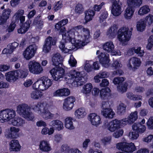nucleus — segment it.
Segmentation results:
<instances>
[{"label":"nucleus","mask_w":153,"mask_h":153,"mask_svg":"<svg viewBox=\"0 0 153 153\" xmlns=\"http://www.w3.org/2000/svg\"><path fill=\"white\" fill-rule=\"evenodd\" d=\"M68 37L65 39H69L68 42L62 41L60 42L59 48L65 53L71 51L70 46H72V43L75 44L78 48H81L88 43L90 40V32L88 29L85 28L82 25L73 27L68 34Z\"/></svg>","instance_id":"obj_1"},{"label":"nucleus","mask_w":153,"mask_h":153,"mask_svg":"<svg viewBox=\"0 0 153 153\" xmlns=\"http://www.w3.org/2000/svg\"><path fill=\"white\" fill-rule=\"evenodd\" d=\"M143 0H128L127 1L128 6L124 12V17L127 19H131L134 11V7H138L142 4Z\"/></svg>","instance_id":"obj_2"},{"label":"nucleus","mask_w":153,"mask_h":153,"mask_svg":"<svg viewBox=\"0 0 153 153\" xmlns=\"http://www.w3.org/2000/svg\"><path fill=\"white\" fill-rule=\"evenodd\" d=\"M17 113L21 116L28 121H32L34 117L30 108L26 104L22 103L19 105L16 108Z\"/></svg>","instance_id":"obj_3"},{"label":"nucleus","mask_w":153,"mask_h":153,"mask_svg":"<svg viewBox=\"0 0 153 153\" xmlns=\"http://www.w3.org/2000/svg\"><path fill=\"white\" fill-rule=\"evenodd\" d=\"M65 78L68 80H72V84L75 87L80 86L83 85V77L80 73L75 70H71L65 75Z\"/></svg>","instance_id":"obj_4"},{"label":"nucleus","mask_w":153,"mask_h":153,"mask_svg":"<svg viewBox=\"0 0 153 153\" xmlns=\"http://www.w3.org/2000/svg\"><path fill=\"white\" fill-rule=\"evenodd\" d=\"M51 80L48 77L43 76L33 85V88L44 91L48 89L52 85Z\"/></svg>","instance_id":"obj_5"},{"label":"nucleus","mask_w":153,"mask_h":153,"mask_svg":"<svg viewBox=\"0 0 153 153\" xmlns=\"http://www.w3.org/2000/svg\"><path fill=\"white\" fill-rule=\"evenodd\" d=\"M16 115V111L12 109H6L0 111L1 123L8 122Z\"/></svg>","instance_id":"obj_6"},{"label":"nucleus","mask_w":153,"mask_h":153,"mask_svg":"<svg viewBox=\"0 0 153 153\" xmlns=\"http://www.w3.org/2000/svg\"><path fill=\"white\" fill-rule=\"evenodd\" d=\"M129 29L126 27L120 28L117 32L118 40L123 43H126L129 40L132 34L131 31L128 32Z\"/></svg>","instance_id":"obj_7"},{"label":"nucleus","mask_w":153,"mask_h":153,"mask_svg":"<svg viewBox=\"0 0 153 153\" xmlns=\"http://www.w3.org/2000/svg\"><path fill=\"white\" fill-rule=\"evenodd\" d=\"M123 122L122 120H120L115 119L110 122L105 121L104 126L105 128L112 132L119 129L120 128L121 123H123Z\"/></svg>","instance_id":"obj_8"},{"label":"nucleus","mask_w":153,"mask_h":153,"mask_svg":"<svg viewBox=\"0 0 153 153\" xmlns=\"http://www.w3.org/2000/svg\"><path fill=\"white\" fill-rule=\"evenodd\" d=\"M29 71L31 73L38 74L42 73L43 71L42 67L39 63L33 60L30 61L28 64Z\"/></svg>","instance_id":"obj_9"},{"label":"nucleus","mask_w":153,"mask_h":153,"mask_svg":"<svg viewBox=\"0 0 153 153\" xmlns=\"http://www.w3.org/2000/svg\"><path fill=\"white\" fill-rule=\"evenodd\" d=\"M117 148L126 152H132L136 149L134 143H128L126 142H122L118 143L116 145Z\"/></svg>","instance_id":"obj_10"},{"label":"nucleus","mask_w":153,"mask_h":153,"mask_svg":"<svg viewBox=\"0 0 153 153\" xmlns=\"http://www.w3.org/2000/svg\"><path fill=\"white\" fill-rule=\"evenodd\" d=\"M54 80L58 81L62 78L65 74L64 69L61 67H55L49 71Z\"/></svg>","instance_id":"obj_11"},{"label":"nucleus","mask_w":153,"mask_h":153,"mask_svg":"<svg viewBox=\"0 0 153 153\" xmlns=\"http://www.w3.org/2000/svg\"><path fill=\"white\" fill-rule=\"evenodd\" d=\"M37 49V46L35 44L30 45L24 51L23 56L27 60L31 59L34 56Z\"/></svg>","instance_id":"obj_12"},{"label":"nucleus","mask_w":153,"mask_h":153,"mask_svg":"<svg viewBox=\"0 0 153 153\" xmlns=\"http://www.w3.org/2000/svg\"><path fill=\"white\" fill-rule=\"evenodd\" d=\"M127 66L130 70L137 69L141 65V61L140 59L134 56L130 58Z\"/></svg>","instance_id":"obj_13"},{"label":"nucleus","mask_w":153,"mask_h":153,"mask_svg":"<svg viewBox=\"0 0 153 153\" xmlns=\"http://www.w3.org/2000/svg\"><path fill=\"white\" fill-rule=\"evenodd\" d=\"M75 101V99L73 96L67 97L64 100L63 103V108L66 111L71 110L74 105V102Z\"/></svg>","instance_id":"obj_14"},{"label":"nucleus","mask_w":153,"mask_h":153,"mask_svg":"<svg viewBox=\"0 0 153 153\" xmlns=\"http://www.w3.org/2000/svg\"><path fill=\"white\" fill-rule=\"evenodd\" d=\"M19 131L20 129L18 128L11 127L7 129V131L5 133V136L8 138H15Z\"/></svg>","instance_id":"obj_15"},{"label":"nucleus","mask_w":153,"mask_h":153,"mask_svg":"<svg viewBox=\"0 0 153 153\" xmlns=\"http://www.w3.org/2000/svg\"><path fill=\"white\" fill-rule=\"evenodd\" d=\"M56 41L55 40H53L52 38L50 36L48 37L45 40L43 51L45 53H48L51 50L52 45H55Z\"/></svg>","instance_id":"obj_16"},{"label":"nucleus","mask_w":153,"mask_h":153,"mask_svg":"<svg viewBox=\"0 0 153 153\" xmlns=\"http://www.w3.org/2000/svg\"><path fill=\"white\" fill-rule=\"evenodd\" d=\"M88 117L91 124L96 127L101 123L100 117L96 113L90 114Z\"/></svg>","instance_id":"obj_17"},{"label":"nucleus","mask_w":153,"mask_h":153,"mask_svg":"<svg viewBox=\"0 0 153 153\" xmlns=\"http://www.w3.org/2000/svg\"><path fill=\"white\" fill-rule=\"evenodd\" d=\"M102 66L105 68H107L109 65V60L108 59L109 55L107 53H101L98 56Z\"/></svg>","instance_id":"obj_18"},{"label":"nucleus","mask_w":153,"mask_h":153,"mask_svg":"<svg viewBox=\"0 0 153 153\" xmlns=\"http://www.w3.org/2000/svg\"><path fill=\"white\" fill-rule=\"evenodd\" d=\"M121 3L112 4L111 10V13L113 15L117 16L121 14Z\"/></svg>","instance_id":"obj_19"},{"label":"nucleus","mask_w":153,"mask_h":153,"mask_svg":"<svg viewBox=\"0 0 153 153\" xmlns=\"http://www.w3.org/2000/svg\"><path fill=\"white\" fill-rule=\"evenodd\" d=\"M50 126L54 129L60 131L63 129L64 128L63 123L59 120H53L51 121L49 123Z\"/></svg>","instance_id":"obj_20"},{"label":"nucleus","mask_w":153,"mask_h":153,"mask_svg":"<svg viewBox=\"0 0 153 153\" xmlns=\"http://www.w3.org/2000/svg\"><path fill=\"white\" fill-rule=\"evenodd\" d=\"M47 106V105L46 103L39 102L36 104L33 105L32 107V109L34 112L40 115L45 108Z\"/></svg>","instance_id":"obj_21"},{"label":"nucleus","mask_w":153,"mask_h":153,"mask_svg":"<svg viewBox=\"0 0 153 153\" xmlns=\"http://www.w3.org/2000/svg\"><path fill=\"white\" fill-rule=\"evenodd\" d=\"M118 27L117 25L114 24L108 30L106 35L110 39H113L116 36Z\"/></svg>","instance_id":"obj_22"},{"label":"nucleus","mask_w":153,"mask_h":153,"mask_svg":"<svg viewBox=\"0 0 153 153\" xmlns=\"http://www.w3.org/2000/svg\"><path fill=\"white\" fill-rule=\"evenodd\" d=\"M10 150V151L18 152L20 150L21 146L18 141L16 140H11L9 143Z\"/></svg>","instance_id":"obj_23"},{"label":"nucleus","mask_w":153,"mask_h":153,"mask_svg":"<svg viewBox=\"0 0 153 153\" xmlns=\"http://www.w3.org/2000/svg\"><path fill=\"white\" fill-rule=\"evenodd\" d=\"M138 118L137 112L135 111L131 112L127 118L122 119L124 122L130 124L133 123Z\"/></svg>","instance_id":"obj_24"},{"label":"nucleus","mask_w":153,"mask_h":153,"mask_svg":"<svg viewBox=\"0 0 153 153\" xmlns=\"http://www.w3.org/2000/svg\"><path fill=\"white\" fill-rule=\"evenodd\" d=\"M39 149L42 151L48 152L51 150V148L49 143L45 140L40 142L39 145Z\"/></svg>","instance_id":"obj_25"},{"label":"nucleus","mask_w":153,"mask_h":153,"mask_svg":"<svg viewBox=\"0 0 153 153\" xmlns=\"http://www.w3.org/2000/svg\"><path fill=\"white\" fill-rule=\"evenodd\" d=\"M16 74V71L8 72L5 74L6 79L10 82H14L18 79Z\"/></svg>","instance_id":"obj_26"},{"label":"nucleus","mask_w":153,"mask_h":153,"mask_svg":"<svg viewBox=\"0 0 153 153\" xmlns=\"http://www.w3.org/2000/svg\"><path fill=\"white\" fill-rule=\"evenodd\" d=\"M40 115L44 119L48 120L52 119L54 114L51 113L48 109L47 106L45 108Z\"/></svg>","instance_id":"obj_27"},{"label":"nucleus","mask_w":153,"mask_h":153,"mask_svg":"<svg viewBox=\"0 0 153 153\" xmlns=\"http://www.w3.org/2000/svg\"><path fill=\"white\" fill-rule=\"evenodd\" d=\"M102 114L105 117L112 118L114 117L115 113L110 108H106L102 109L101 111Z\"/></svg>","instance_id":"obj_28"},{"label":"nucleus","mask_w":153,"mask_h":153,"mask_svg":"<svg viewBox=\"0 0 153 153\" xmlns=\"http://www.w3.org/2000/svg\"><path fill=\"white\" fill-rule=\"evenodd\" d=\"M133 131H135L138 133H142L146 130L145 126L143 125L140 123H135L132 126Z\"/></svg>","instance_id":"obj_29"},{"label":"nucleus","mask_w":153,"mask_h":153,"mask_svg":"<svg viewBox=\"0 0 153 153\" xmlns=\"http://www.w3.org/2000/svg\"><path fill=\"white\" fill-rule=\"evenodd\" d=\"M53 65L55 66L61 64L63 61V58L59 53L54 54L52 58Z\"/></svg>","instance_id":"obj_30"},{"label":"nucleus","mask_w":153,"mask_h":153,"mask_svg":"<svg viewBox=\"0 0 153 153\" xmlns=\"http://www.w3.org/2000/svg\"><path fill=\"white\" fill-rule=\"evenodd\" d=\"M30 23L29 21H27L22 24L20 28L18 29V32L20 34L25 33L27 31L30 27Z\"/></svg>","instance_id":"obj_31"},{"label":"nucleus","mask_w":153,"mask_h":153,"mask_svg":"<svg viewBox=\"0 0 153 153\" xmlns=\"http://www.w3.org/2000/svg\"><path fill=\"white\" fill-rule=\"evenodd\" d=\"M74 114L76 118L80 119L84 117L86 114V113L85 108H80L75 111Z\"/></svg>","instance_id":"obj_32"},{"label":"nucleus","mask_w":153,"mask_h":153,"mask_svg":"<svg viewBox=\"0 0 153 153\" xmlns=\"http://www.w3.org/2000/svg\"><path fill=\"white\" fill-rule=\"evenodd\" d=\"M25 123V120L20 117L15 118L12 120L11 122V123L13 125L17 126H22Z\"/></svg>","instance_id":"obj_33"},{"label":"nucleus","mask_w":153,"mask_h":153,"mask_svg":"<svg viewBox=\"0 0 153 153\" xmlns=\"http://www.w3.org/2000/svg\"><path fill=\"white\" fill-rule=\"evenodd\" d=\"M102 47L104 50L108 52H112L114 49V45L112 42L109 41L104 44Z\"/></svg>","instance_id":"obj_34"},{"label":"nucleus","mask_w":153,"mask_h":153,"mask_svg":"<svg viewBox=\"0 0 153 153\" xmlns=\"http://www.w3.org/2000/svg\"><path fill=\"white\" fill-rule=\"evenodd\" d=\"M85 19L88 22L92 20L95 14V12L92 10H88L85 12Z\"/></svg>","instance_id":"obj_35"},{"label":"nucleus","mask_w":153,"mask_h":153,"mask_svg":"<svg viewBox=\"0 0 153 153\" xmlns=\"http://www.w3.org/2000/svg\"><path fill=\"white\" fill-rule=\"evenodd\" d=\"M110 90L108 88H102L100 91V96L102 99H106L110 94Z\"/></svg>","instance_id":"obj_36"},{"label":"nucleus","mask_w":153,"mask_h":153,"mask_svg":"<svg viewBox=\"0 0 153 153\" xmlns=\"http://www.w3.org/2000/svg\"><path fill=\"white\" fill-rule=\"evenodd\" d=\"M42 95V92L37 90H34L32 91L30 94V97L31 98L34 100L38 99Z\"/></svg>","instance_id":"obj_37"},{"label":"nucleus","mask_w":153,"mask_h":153,"mask_svg":"<svg viewBox=\"0 0 153 153\" xmlns=\"http://www.w3.org/2000/svg\"><path fill=\"white\" fill-rule=\"evenodd\" d=\"M93 88V86L91 83L87 84L84 85L81 90L83 94H87L90 93Z\"/></svg>","instance_id":"obj_38"},{"label":"nucleus","mask_w":153,"mask_h":153,"mask_svg":"<svg viewBox=\"0 0 153 153\" xmlns=\"http://www.w3.org/2000/svg\"><path fill=\"white\" fill-rule=\"evenodd\" d=\"M72 119L71 117H68L65 120V127L70 129L74 128L72 122Z\"/></svg>","instance_id":"obj_39"},{"label":"nucleus","mask_w":153,"mask_h":153,"mask_svg":"<svg viewBox=\"0 0 153 153\" xmlns=\"http://www.w3.org/2000/svg\"><path fill=\"white\" fill-rule=\"evenodd\" d=\"M18 79L19 78H25L28 74V71L27 70H18L16 71Z\"/></svg>","instance_id":"obj_40"},{"label":"nucleus","mask_w":153,"mask_h":153,"mask_svg":"<svg viewBox=\"0 0 153 153\" xmlns=\"http://www.w3.org/2000/svg\"><path fill=\"white\" fill-rule=\"evenodd\" d=\"M150 10V9L148 5H144L140 8L138 11V13L140 15H143L148 13Z\"/></svg>","instance_id":"obj_41"},{"label":"nucleus","mask_w":153,"mask_h":153,"mask_svg":"<svg viewBox=\"0 0 153 153\" xmlns=\"http://www.w3.org/2000/svg\"><path fill=\"white\" fill-rule=\"evenodd\" d=\"M146 26L145 22L142 20H139L137 23V30L142 31L145 29Z\"/></svg>","instance_id":"obj_42"},{"label":"nucleus","mask_w":153,"mask_h":153,"mask_svg":"<svg viewBox=\"0 0 153 153\" xmlns=\"http://www.w3.org/2000/svg\"><path fill=\"white\" fill-rule=\"evenodd\" d=\"M129 82V81L128 82H125L124 84L117 86V89L118 91L122 93L126 91L127 90V87L128 85V83Z\"/></svg>","instance_id":"obj_43"},{"label":"nucleus","mask_w":153,"mask_h":153,"mask_svg":"<svg viewBox=\"0 0 153 153\" xmlns=\"http://www.w3.org/2000/svg\"><path fill=\"white\" fill-rule=\"evenodd\" d=\"M126 105L123 103L119 104L117 107V113L120 115L123 114L126 111Z\"/></svg>","instance_id":"obj_44"},{"label":"nucleus","mask_w":153,"mask_h":153,"mask_svg":"<svg viewBox=\"0 0 153 153\" xmlns=\"http://www.w3.org/2000/svg\"><path fill=\"white\" fill-rule=\"evenodd\" d=\"M54 131L53 128H50L49 129L47 127H45L43 128L41 131V133L43 134H48L50 135L53 134Z\"/></svg>","instance_id":"obj_45"},{"label":"nucleus","mask_w":153,"mask_h":153,"mask_svg":"<svg viewBox=\"0 0 153 153\" xmlns=\"http://www.w3.org/2000/svg\"><path fill=\"white\" fill-rule=\"evenodd\" d=\"M139 136V135L138 133L135 131L130 132L129 134V137L131 140L137 139Z\"/></svg>","instance_id":"obj_46"},{"label":"nucleus","mask_w":153,"mask_h":153,"mask_svg":"<svg viewBox=\"0 0 153 153\" xmlns=\"http://www.w3.org/2000/svg\"><path fill=\"white\" fill-rule=\"evenodd\" d=\"M11 12V9L9 8L5 9L3 10L2 16L7 19H8L9 17Z\"/></svg>","instance_id":"obj_47"},{"label":"nucleus","mask_w":153,"mask_h":153,"mask_svg":"<svg viewBox=\"0 0 153 153\" xmlns=\"http://www.w3.org/2000/svg\"><path fill=\"white\" fill-rule=\"evenodd\" d=\"M75 12L78 14L81 13L84 10V8L82 4H78L75 7Z\"/></svg>","instance_id":"obj_48"},{"label":"nucleus","mask_w":153,"mask_h":153,"mask_svg":"<svg viewBox=\"0 0 153 153\" xmlns=\"http://www.w3.org/2000/svg\"><path fill=\"white\" fill-rule=\"evenodd\" d=\"M126 79L124 77H116L114 79L113 82L115 85L119 84L122 83Z\"/></svg>","instance_id":"obj_49"},{"label":"nucleus","mask_w":153,"mask_h":153,"mask_svg":"<svg viewBox=\"0 0 153 153\" xmlns=\"http://www.w3.org/2000/svg\"><path fill=\"white\" fill-rule=\"evenodd\" d=\"M112 66L115 69H119L122 67V65L119 60H116L114 61L112 64Z\"/></svg>","instance_id":"obj_50"},{"label":"nucleus","mask_w":153,"mask_h":153,"mask_svg":"<svg viewBox=\"0 0 153 153\" xmlns=\"http://www.w3.org/2000/svg\"><path fill=\"white\" fill-rule=\"evenodd\" d=\"M88 62H86L84 67V69L86 71L88 72L92 71L93 68L92 66V63H90L91 62L88 61Z\"/></svg>","instance_id":"obj_51"},{"label":"nucleus","mask_w":153,"mask_h":153,"mask_svg":"<svg viewBox=\"0 0 153 153\" xmlns=\"http://www.w3.org/2000/svg\"><path fill=\"white\" fill-rule=\"evenodd\" d=\"M68 62L70 65L72 67H75L77 64V62L74 58L73 56L71 55L70 59L68 61Z\"/></svg>","instance_id":"obj_52"},{"label":"nucleus","mask_w":153,"mask_h":153,"mask_svg":"<svg viewBox=\"0 0 153 153\" xmlns=\"http://www.w3.org/2000/svg\"><path fill=\"white\" fill-rule=\"evenodd\" d=\"M108 16V14L107 12H105L102 13L100 17L99 21L100 23H101L107 18Z\"/></svg>","instance_id":"obj_53"},{"label":"nucleus","mask_w":153,"mask_h":153,"mask_svg":"<svg viewBox=\"0 0 153 153\" xmlns=\"http://www.w3.org/2000/svg\"><path fill=\"white\" fill-rule=\"evenodd\" d=\"M19 45V44L16 42H14L11 44H9L7 46V48H10L12 50V52L14 50L17 48Z\"/></svg>","instance_id":"obj_54"},{"label":"nucleus","mask_w":153,"mask_h":153,"mask_svg":"<svg viewBox=\"0 0 153 153\" xmlns=\"http://www.w3.org/2000/svg\"><path fill=\"white\" fill-rule=\"evenodd\" d=\"M148 128L150 129H153V117H150L148 120L147 123Z\"/></svg>","instance_id":"obj_55"},{"label":"nucleus","mask_w":153,"mask_h":153,"mask_svg":"<svg viewBox=\"0 0 153 153\" xmlns=\"http://www.w3.org/2000/svg\"><path fill=\"white\" fill-rule=\"evenodd\" d=\"M113 133V136L115 138H118L123 134V131L122 129H118Z\"/></svg>","instance_id":"obj_56"},{"label":"nucleus","mask_w":153,"mask_h":153,"mask_svg":"<svg viewBox=\"0 0 153 153\" xmlns=\"http://www.w3.org/2000/svg\"><path fill=\"white\" fill-rule=\"evenodd\" d=\"M145 19L147 23L149 25H150L153 23V16L151 14H149L146 17Z\"/></svg>","instance_id":"obj_57"},{"label":"nucleus","mask_w":153,"mask_h":153,"mask_svg":"<svg viewBox=\"0 0 153 153\" xmlns=\"http://www.w3.org/2000/svg\"><path fill=\"white\" fill-rule=\"evenodd\" d=\"M135 53L137 54L138 56L142 57L144 55V51L143 50L141 49L140 47H139L135 50Z\"/></svg>","instance_id":"obj_58"},{"label":"nucleus","mask_w":153,"mask_h":153,"mask_svg":"<svg viewBox=\"0 0 153 153\" xmlns=\"http://www.w3.org/2000/svg\"><path fill=\"white\" fill-rule=\"evenodd\" d=\"M98 74L101 78H107L109 75V73L106 71H101Z\"/></svg>","instance_id":"obj_59"},{"label":"nucleus","mask_w":153,"mask_h":153,"mask_svg":"<svg viewBox=\"0 0 153 153\" xmlns=\"http://www.w3.org/2000/svg\"><path fill=\"white\" fill-rule=\"evenodd\" d=\"M134 91L137 93H142L145 91V89L143 87L137 86L135 87L134 89Z\"/></svg>","instance_id":"obj_60"},{"label":"nucleus","mask_w":153,"mask_h":153,"mask_svg":"<svg viewBox=\"0 0 153 153\" xmlns=\"http://www.w3.org/2000/svg\"><path fill=\"white\" fill-rule=\"evenodd\" d=\"M111 137L108 136L104 137L101 140V141L104 145H106L109 143L111 141Z\"/></svg>","instance_id":"obj_61"},{"label":"nucleus","mask_w":153,"mask_h":153,"mask_svg":"<svg viewBox=\"0 0 153 153\" xmlns=\"http://www.w3.org/2000/svg\"><path fill=\"white\" fill-rule=\"evenodd\" d=\"M109 83L107 79H102L101 82L100 84V85L101 87H104L107 86Z\"/></svg>","instance_id":"obj_62"},{"label":"nucleus","mask_w":153,"mask_h":153,"mask_svg":"<svg viewBox=\"0 0 153 153\" xmlns=\"http://www.w3.org/2000/svg\"><path fill=\"white\" fill-rule=\"evenodd\" d=\"M105 4V3L102 2L99 5L97 4H95L94 5L93 8L95 11H99L102 8V6Z\"/></svg>","instance_id":"obj_63"},{"label":"nucleus","mask_w":153,"mask_h":153,"mask_svg":"<svg viewBox=\"0 0 153 153\" xmlns=\"http://www.w3.org/2000/svg\"><path fill=\"white\" fill-rule=\"evenodd\" d=\"M40 16H37L34 19V23L35 24H37L40 26H41L43 25V22L42 21L39 19Z\"/></svg>","instance_id":"obj_64"}]
</instances>
